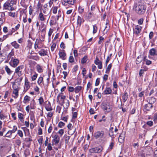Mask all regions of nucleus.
I'll return each instance as SVG.
<instances>
[{"label": "nucleus", "instance_id": "1", "mask_svg": "<svg viewBox=\"0 0 157 157\" xmlns=\"http://www.w3.org/2000/svg\"><path fill=\"white\" fill-rule=\"evenodd\" d=\"M133 9L137 14L143 15L146 11V7L142 3H138L134 6Z\"/></svg>", "mask_w": 157, "mask_h": 157}, {"label": "nucleus", "instance_id": "2", "mask_svg": "<svg viewBox=\"0 0 157 157\" xmlns=\"http://www.w3.org/2000/svg\"><path fill=\"white\" fill-rule=\"evenodd\" d=\"M15 4L13 0L7 1L4 4L3 9L10 11L14 10L16 8L13 7V6L14 4Z\"/></svg>", "mask_w": 157, "mask_h": 157}, {"label": "nucleus", "instance_id": "3", "mask_svg": "<svg viewBox=\"0 0 157 157\" xmlns=\"http://www.w3.org/2000/svg\"><path fill=\"white\" fill-rule=\"evenodd\" d=\"M24 67L23 65H20L17 67L15 70L14 73L19 76H21L23 74V69Z\"/></svg>", "mask_w": 157, "mask_h": 157}, {"label": "nucleus", "instance_id": "4", "mask_svg": "<svg viewBox=\"0 0 157 157\" xmlns=\"http://www.w3.org/2000/svg\"><path fill=\"white\" fill-rule=\"evenodd\" d=\"M102 150V147L101 146H100L92 148L90 149L89 151L91 153H98L101 152Z\"/></svg>", "mask_w": 157, "mask_h": 157}, {"label": "nucleus", "instance_id": "5", "mask_svg": "<svg viewBox=\"0 0 157 157\" xmlns=\"http://www.w3.org/2000/svg\"><path fill=\"white\" fill-rule=\"evenodd\" d=\"M76 0H63L62 4L64 6H67L68 4L73 5Z\"/></svg>", "mask_w": 157, "mask_h": 157}, {"label": "nucleus", "instance_id": "6", "mask_svg": "<svg viewBox=\"0 0 157 157\" xmlns=\"http://www.w3.org/2000/svg\"><path fill=\"white\" fill-rule=\"evenodd\" d=\"M101 106L102 109L106 112H109L111 110V109L109 107V105L105 102L102 103Z\"/></svg>", "mask_w": 157, "mask_h": 157}, {"label": "nucleus", "instance_id": "7", "mask_svg": "<svg viewBox=\"0 0 157 157\" xmlns=\"http://www.w3.org/2000/svg\"><path fill=\"white\" fill-rule=\"evenodd\" d=\"M104 135V132L103 131H98L94 133V137L97 139L99 138H102Z\"/></svg>", "mask_w": 157, "mask_h": 157}, {"label": "nucleus", "instance_id": "8", "mask_svg": "<svg viewBox=\"0 0 157 157\" xmlns=\"http://www.w3.org/2000/svg\"><path fill=\"white\" fill-rule=\"evenodd\" d=\"M142 27L140 25H137L135 26L133 29L134 33L137 35L140 33Z\"/></svg>", "mask_w": 157, "mask_h": 157}, {"label": "nucleus", "instance_id": "9", "mask_svg": "<svg viewBox=\"0 0 157 157\" xmlns=\"http://www.w3.org/2000/svg\"><path fill=\"white\" fill-rule=\"evenodd\" d=\"M95 63L98 65V68L99 69L102 68V63L101 61H100L98 58H96L94 61Z\"/></svg>", "mask_w": 157, "mask_h": 157}, {"label": "nucleus", "instance_id": "10", "mask_svg": "<svg viewBox=\"0 0 157 157\" xmlns=\"http://www.w3.org/2000/svg\"><path fill=\"white\" fill-rule=\"evenodd\" d=\"M38 53L41 56H44L47 55L48 50L47 49H41L39 51Z\"/></svg>", "mask_w": 157, "mask_h": 157}, {"label": "nucleus", "instance_id": "11", "mask_svg": "<svg viewBox=\"0 0 157 157\" xmlns=\"http://www.w3.org/2000/svg\"><path fill=\"white\" fill-rule=\"evenodd\" d=\"M32 54H34V53H32V52L27 57L29 59H32L34 60H37L39 59V57L37 56L33 55Z\"/></svg>", "mask_w": 157, "mask_h": 157}, {"label": "nucleus", "instance_id": "12", "mask_svg": "<svg viewBox=\"0 0 157 157\" xmlns=\"http://www.w3.org/2000/svg\"><path fill=\"white\" fill-rule=\"evenodd\" d=\"M60 98V99H61L63 100L62 101L63 103H64V101L63 100L65 99L66 98V96L65 95H63V93L62 92L59 93L58 95L57 96V101H59V98Z\"/></svg>", "mask_w": 157, "mask_h": 157}, {"label": "nucleus", "instance_id": "13", "mask_svg": "<svg viewBox=\"0 0 157 157\" xmlns=\"http://www.w3.org/2000/svg\"><path fill=\"white\" fill-rule=\"evenodd\" d=\"M45 16L41 12H40L38 16L39 20L41 21H45L46 19Z\"/></svg>", "mask_w": 157, "mask_h": 157}, {"label": "nucleus", "instance_id": "14", "mask_svg": "<svg viewBox=\"0 0 157 157\" xmlns=\"http://www.w3.org/2000/svg\"><path fill=\"white\" fill-rule=\"evenodd\" d=\"M105 94L106 95L110 94H112V90L109 87H106L104 91Z\"/></svg>", "mask_w": 157, "mask_h": 157}, {"label": "nucleus", "instance_id": "15", "mask_svg": "<svg viewBox=\"0 0 157 157\" xmlns=\"http://www.w3.org/2000/svg\"><path fill=\"white\" fill-rule=\"evenodd\" d=\"M19 60L17 59H14L12 61V66L13 67H16L19 63Z\"/></svg>", "mask_w": 157, "mask_h": 157}, {"label": "nucleus", "instance_id": "16", "mask_svg": "<svg viewBox=\"0 0 157 157\" xmlns=\"http://www.w3.org/2000/svg\"><path fill=\"white\" fill-rule=\"evenodd\" d=\"M11 44L15 49H18L20 48V45L16 41H14L11 43Z\"/></svg>", "mask_w": 157, "mask_h": 157}, {"label": "nucleus", "instance_id": "17", "mask_svg": "<svg viewBox=\"0 0 157 157\" xmlns=\"http://www.w3.org/2000/svg\"><path fill=\"white\" fill-rule=\"evenodd\" d=\"M53 141L54 142L55 144H57L59 141V137L57 135H56L53 137Z\"/></svg>", "mask_w": 157, "mask_h": 157}, {"label": "nucleus", "instance_id": "18", "mask_svg": "<svg viewBox=\"0 0 157 157\" xmlns=\"http://www.w3.org/2000/svg\"><path fill=\"white\" fill-rule=\"evenodd\" d=\"M148 104H151L154 103L155 101V98L151 97L148 98L147 100Z\"/></svg>", "mask_w": 157, "mask_h": 157}, {"label": "nucleus", "instance_id": "19", "mask_svg": "<svg viewBox=\"0 0 157 157\" xmlns=\"http://www.w3.org/2000/svg\"><path fill=\"white\" fill-rule=\"evenodd\" d=\"M123 101L125 102L127 100L128 98V95L127 92H125L122 96Z\"/></svg>", "mask_w": 157, "mask_h": 157}, {"label": "nucleus", "instance_id": "20", "mask_svg": "<svg viewBox=\"0 0 157 157\" xmlns=\"http://www.w3.org/2000/svg\"><path fill=\"white\" fill-rule=\"evenodd\" d=\"M149 54L151 56L157 55L156 50L154 48H152L149 50Z\"/></svg>", "mask_w": 157, "mask_h": 157}, {"label": "nucleus", "instance_id": "21", "mask_svg": "<svg viewBox=\"0 0 157 157\" xmlns=\"http://www.w3.org/2000/svg\"><path fill=\"white\" fill-rule=\"evenodd\" d=\"M59 57L63 59H65L64 57L66 56V54L64 50H63L61 52H59Z\"/></svg>", "mask_w": 157, "mask_h": 157}, {"label": "nucleus", "instance_id": "22", "mask_svg": "<svg viewBox=\"0 0 157 157\" xmlns=\"http://www.w3.org/2000/svg\"><path fill=\"white\" fill-rule=\"evenodd\" d=\"M152 107V105L151 104H147L144 105V109L146 110L149 111Z\"/></svg>", "mask_w": 157, "mask_h": 157}, {"label": "nucleus", "instance_id": "23", "mask_svg": "<svg viewBox=\"0 0 157 157\" xmlns=\"http://www.w3.org/2000/svg\"><path fill=\"white\" fill-rule=\"evenodd\" d=\"M30 87L29 85V82L28 79H25V88L26 90H28Z\"/></svg>", "mask_w": 157, "mask_h": 157}, {"label": "nucleus", "instance_id": "24", "mask_svg": "<svg viewBox=\"0 0 157 157\" xmlns=\"http://www.w3.org/2000/svg\"><path fill=\"white\" fill-rule=\"evenodd\" d=\"M33 73L34 74L31 77V79L32 81H34L36 80L38 76V74L35 72H31V75H32Z\"/></svg>", "mask_w": 157, "mask_h": 157}, {"label": "nucleus", "instance_id": "25", "mask_svg": "<svg viewBox=\"0 0 157 157\" xmlns=\"http://www.w3.org/2000/svg\"><path fill=\"white\" fill-rule=\"evenodd\" d=\"M45 108L47 111H50L52 110V109L51 105V104L49 102L48 103L46 104L45 105Z\"/></svg>", "mask_w": 157, "mask_h": 157}, {"label": "nucleus", "instance_id": "26", "mask_svg": "<svg viewBox=\"0 0 157 157\" xmlns=\"http://www.w3.org/2000/svg\"><path fill=\"white\" fill-rule=\"evenodd\" d=\"M141 69L140 70L139 72V75L141 77L143 76V74L144 71H147L148 70V68H146L145 69H143V66H142L141 67Z\"/></svg>", "mask_w": 157, "mask_h": 157}, {"label": "nucleus", "instance_id": "27", "mask_svg": "<svg viewBox=\"0 0 157 157\" xmlns=\"http://www.w3.org/2000/svg\"><path fill=\"white\" fill-rule=\"evenodd\" d=\"M32 140L29 138H26L25 139V143L27 144V147H29L30 145V142L32 141Z\"/></svg>", "mask_w": 157, "mask_h": 157}, {"label": "nucleus", "instance_id": "28", "mask_svg": "<svg viewBox=\"0 0 157 157\" xmlns=\"http://www.w3.org/2000/svg\"><path fill=\"white\" fill-rule=\"evenodd\" d=\"M144 60V59L142 58L141 56H138L136 60V63L137 64H139L143 60Z\"/></svg>", "mask_w": 157, "mask_h": 157}, {"label": "nucleus", "instance_id": "29", "mask_svg": "<svg viewBox=\"0 0 157 157\" xmlns=\"http://www.w3.org/2000/svg\"><path fill=\"white\" fill-rule=\"evenodd\" d=\"M36 69L37 71L39 73H42L43 71V69L42 68V66L39 64L36 65Z\"/></svg>", "mask_w": 157, "mask_h": 157}, {"label": "nucleus", "instance_id": "30", "mask_svg": "<svg viewBox=\"0 0 157 157\" xmlns=\"http://www.w3.org/2000/svg\"><path fill=\"white\" fill-rule=\"evenodd\" d=\"M114 145V141L113 140V139H112V141L110 143V145H109L108 150L111 151L112 150L113 147Z\"/></svg>", "mask_w": 157, "mask_h": 157}, {"label": "nucleus", "instance_id": "31", "mask_svg": "<svg viewBox=\"0 0 157 157\" xmlns=\"http://www.w3.org/2000/svg\"><path fill=\"white\" fill-rule=\"evenodd\" d=\"M58 8L59 6H54L52 7L51 10L52 11L53 13L55 14L57 13Z\"/></svg>", "mask_w": 157, "mask_h": 157}, {"label": "nucleus", "instance_id": "32", "mask_svg": "<svg viewBox=\"0 0 157 157\" xmlns=\"http://www.w3.org/2000/svg\"><path fill=\"white\" fill-rule=\"evenodd\" d=\"M82 21H83V20L82 19L80 16H78L77 21L78 25L80 26Z\"/></svg>", "mask_w": 157, "mask_h": 157}, {"label": "nucleus", "instance_id": "33", "mask_svg": "<svg viewBox=\"0 0 157 157\" xmlns=\"http://www.w3.org/2000/svg\"><path fill=\"white\" fill-rule=\"evenodd\" d=\"M43 78L42 77H40L38 79L37 83L39 85H40L41 84H44Z\"/></svg>", "mask_w": 157, "mask_h": 157}, {"label": "nucleus", "instance_id": "34", "mask_svg": "<svg viewBox=\"0 0 157 157\" xmlns=\"http://www.w3.org/2000/svg\"><path fill=\"white\" fill-rule=\"evenodd\" d=\"M18 117L20 121L23 122L24 121L23 115L21 113H18Z\"/></svg>", "mask_w": 157, "mask_h": 157}, {"label": "nucleus", "instance_id": "35", "mask_svg": "<svg viewBox=\"0 0 157 157\" xmlns=\"http://www.w3.org/2000/svg\"><path fill=\"white\" fill-rule=\"evenodd\" d=\"M13 94L15 95L14 96L13 95V96L15 98H17L18 95V90L17 89H14L13 91Z\"/></svg>", "mask_w": 157, "mask_h": 157}, {"label": "nucleus", "instance_id": "36", "mask_svg": "<svg viewBox=\"0 0 157 157\" xmlns=\"http://www.w3.org/2000/svg\"><path fill=\"white\" fill-rule=\"evenodd\" d=\"M144 62H146V63L147 65H149L151 63V61L148 60L146 57H145L144 58Z\"/></svg>", "mask_w": 157, "mask_h": 157}, {"label": "nucleus", "instance_id": "37", "mask_svg": "<svg viewBox=\"0 0 157 157\" xmlns=\"http://www.w3.org/2000/svg\"><path fill=\"white\" fill-rule=\"evenodd\" d=\"M5 69L8 75H10L11 74L12 71H11L10 69L7 66H6Z\"/></svg>", "mask_w": 157, "mask_h": 157}, {"label": "nucleus", "instance_id": "38", "mask_svg": "<svg viewBox=\"0 0 157 157\" xmlns=\"http://www.w3.org/2000/svg\"><path fill=\"white\" fill-rule=\"evenodd\" d=\"M112 65L111 63L109 64L108 65L107 68L106 69L105 73H109L110 70L112 67Z\"/></svg>", "mask_w": 157, "mask_h": 157}, {"label": "nucleus", "instance_id": "39", "mask_svg": "<svg viewBox=\"0 0 157 157\" xmlns=\"http://www.w3.org/2000/svg\"><path fill=\"white\" fill-rule=\"evenodd\" d=\"M87 60V56H85L81 59V63L82 64L86 62Z\"/></svg>", "mask_w": 157, "mask_h": 157}, {"label": "nucleus", "instance_id": "40", "mask_svg": "<svg viewBox=\"0 0 157 157\" xmlns=\"http://www.w3.org/2000/svg\"><path fill=\"white\" fill-rule=\"evenodd\" d=\"M82 88V86H80L76 87L75 88V93H78L81 90Z\"/></svg>", "mask_w": 157, "mask_h": 157}, {"label": "nucleus", "instance_id": "41", "mask_svg": "<svg viewBox=\"0 0 157 157\" xmlns=\"http://www.w3.org/2000/svg\"><path fill=\"white\" fill-rule=\"evenodd\" d=\"M98 29V27L96 25H93V34L96 33Z\"/></svg>", "mask_w": 157, "mask_h": 157}, {"label": "nucleus", "instance_id": "42", "mask_svg": "<svg viewBox=\"0 0 157 157\" xmlns=\"http://www.w3.org/2000/svg\"><path fill=\"white\" fill-rule=\"evenodd\" d=\"M84 10V8L81 6L79 7L78 8V11L79 13L81 14L83 12Z\"/></svg>", "mask_w": 157, "mask_h": 157}, {"label": "nucleus", "instance_id": "43", "mask_svg": "<svg viewBox=\"0 0 157 157\" xmlns=\"http://www.w3.org/2000/svg\"><path fill=\"white\" fill-rule=\"evenodd\" d=\"M39 103L40 105H42L44 102V100L42 97H40L39 99Z\"/></svg>", "mask_w": 157, "mask_h": 157}, {"label": "nucleus", "instance_id": "44", "mask_svg": "<svg viewBox=\"0 0 157 157\" xmlns=\"http://www.w3.org/2000/svg\"><path fill=\"white\" fill-rule=\"evenodd\" d=\"M15 143L18 146L21 145V141L20 139H17L15 140Z\"/></svg>", "mask_w": 157, "mask_h": 157}, {"label": "nucleus", "instance_id": "45", "mask_svg": "<svg viewBox=\"0 0 157 157\" xmlns=\"http://www.w3.org/2000/svg\"><path fill=\"white\" fill-rule=\"evenodd\" d=\"M30 97L27 96L26 95L24 98V101H25L24 102V103H26L27 102L29 101L30 100Z\"/></svg>", "mask_w": 157, "mask_h": 157}, {"label": "nucleus", "instance_id": "46", "mask_svg": "<svg viewBox=\"0 0 157 157\" xmlns=\"http://www.w3.org/2000/svg\"><path fill=\"white\" fill-rule=\"evenodd\" d=\"M65 123L63 122L60 121L59 122L58 124V126L60 128H62L65 125Z\"/></svg>", "mask_w": 157, "mask_h": 157}, {"label": "nucleus", "instance_id": "47", "mask_svg": "<svg viewBox=\"0 0 157 157\" xmlns=\"http://www.w3.org/2000/svg\"><path fill=\"white\" fill-rule=\"evenodd\" d=\"M99 40L98 41V43L99 44H100L103 42V40H104V38L101 36L99 37Z\"/></svg>", "mask_w": 157, "mask_h": 157}, {"label": "nucleus", "instance_id": "48", "mask_svg": "<svg viewBox=\"0 0 157 157\" xmlns=\"http://www.w3.org/2000/svg\"><path fill=\"white\" fill-rule=\"evenodd\" d=\"M17 134L21 138L23 137V135L22 131L20 130H18L17 131Z\"/></svg>", "mask_w": 157, "mask_h": 157}, {"label": "nucleus", "instance_id": "49", "mask_svg": "<svg viewBox=\"0 0 157 157\" xmlns=\"http://www.w3.org/2000/svg\"><path fill=\"white\" fill-rule=\"evenodd\" d=\"M69 61L71 63H72L74 61V59L73 56H70L69 59Z\"/></svg>", "mask_w": 157, "mask_h": 157}, {"label": "nucleus", "instance_id": "50", "mask_svg": "<svg viewBox=\"0 0 157 157\" xmlns=\"http://www.w3.org/2000/svg\"><path fill=\"white\" fill-rule=\"evenodd\" d=\"M146 124L149 126H151L153 125V123L152 121H149L147 122Z\"/></svg>", "mask_w": 157, "mask_h": 157}, {"label": "nucleus", "instance_id": "51", "mask_svg": "<svg viewBox=\"0 0 157 157\" xmlns=\"http://www.w3.org/2000/svg\"><path fill=\"white\" fill-rule=\"evenodd\" d=\"M111 55H112V54H111L109 56H108L107 57V58L106 59V62H105V64H106V66L107 65L108 63L109 62V61L111 59Z\"/></svg>", "mask_w": 157, "mask_h": 157}, {"label": "nucleus", "instance_id": "52", "mask_svg": "<svg viewBox=\"0 0 157 157\" xmlns=\"http://www.w3.org/2000/svg\"><path fill=\"white\" fill-rule=\"evenodd\" d=\"M113 129V127H112L110 128V130L109 131V136H111L112 137V138H113V134H111L110 132H112V130Z\"/></svg>", "mask_w": 157, "mask_h": 157}, {"label": "nucleus", "instance_id": "53", "mask_svg": "<svg viewBox=\"0 0 157 157\" xmlns=\"http://www.w3.org/2000/svg\"><path fill=\"white\" fill-rule=\"evenodd\" d=\"M53 129V127L52 124H50V126L48 129V133H50L51 132Z\"/></svg>", "mask_w": 157, "mask_h": 157}, {"label": "nucleus", "instance_id": "54", "mask_svg": "<svg viewBox=\"0 0 157 157\" xmlns=\"http://www.w3.org/2000/svg\"><path fill=\"white\" fill-rule=\"evenodd\" d=\"M6 117V116H5L2 114L0 113V119L2 120H4Z\"/></svg>", "mask_w": 157, "mask_h": 157}, {"label": "nucleus", "instance_id": "55", "mask_svg": "<svg viewBox=\"0 0 157 157\" xmlns=\"http://www.w3.org/2000/svg\"><path fill=\"white\" fill-rule=\"evenodd\" d=\"M56 46V44H53L51 47V48L52 51H53L54 50V49L55 48Z\"/></svg>", "mask_w": 157, "mask_h": 157}, {"label": "nucleus", "instance_id": "56", "mask_svg": "<svg viewBox=\"0 0 157 157\" xmlns=\"http://www.w3.org/2000/svg\"><path fill=\"white\" fill-rule=\"evenodd\" d=\"M15 15V13L10 12L9 13V15L10 16L14 17Z\"/></svg>", "mask_w": 157, "mask_h": 157}, {"label": "nucleus", "instance_id": "57", "mask_svg": "<svg viewBox=\"0 0 157 157\" xmlns=\"http://www.w3.org/2000/svg\"><path fill=\"white\" fill-rule=\"evenodd\" d=\"M42 6V5L41 4V3L40 1H39L37 4V8L38 9H39L41 8Z\"/></svg>", "mask_w": 157, "mask_h": 157}, {"label": "nucleus", "instance_id": "58", "mask_svg": "<svg viewBox=\"0 0 157 157\" xmlns=\"http://www.w3.org/2000/svg\"><path fill=\"white\" fill-rule=\"evenodd\" d=\"M33 8L32 7L30 6L29 7V14L30 15H31L33 12Z\"/></svg>", "mask_w": 157, "mask_h": 157}, {"label": "nucleus", "instance_id": "59", "mask_svg": "<svg viewBox=\"0 0 157 157\" xmlns=\"http://www.w3.org/2000/svg\"><path fill=\"white\" fill-rule=\"evenodd\" d=\"M100 83V79L99 78H97L96 79V82L95 83V86H98L99 84Z\"/></svg>", "mask_w": 157, "mask_h": 157}, {"label": "nucleus", "instance_id": "60", "mask_svg": "<svg viewBox=\"0 0 157 157\" xmlns=\"http://www.w3.org/2000/svg\"><path fill=\"white\" fill-rule=\"evenodd\" d=\"M93 15V13L90 12L87 15V17L88 19H90Z\"/></svg>", "mask_w": 157, "mask_h": 157}, {"label": "nucleus", "instance_id": "61", "mask_svg": "<svg viewBox=\"0 0 157 157\" xmlns=\"http://www.w3.org/2000/svg\"><path fill=\"white\" fill-rule=\"evenodd\" d=\"M48 150L49 151L52 150V147L51 146V144L49 143L48 144V146L47 147Z\"/></svg>", "mask_w": 157, "mask_h": 157}, {"label": "nucleus", "instance_id": "62", "mask_svg": "<svg viewBox=\"0 0 157 157\" xmlns=\"http://www.w3.org/2000/svg\"><path fill=\"white\" fill-rule=\"evenodd\" d=\"M58 133L62 136L64 133V130L63 129H60L58 131Z\"/></svg>", "mask_w": 157, "mask_h": 157}, {"label": "nucleus", "instance_id": "63", "mask_svg": "<svg viewBox=\"0 0 157 157\" xmlns=\"http://www.w3.org/2000/svg\"><path fill=\"white\" fill-rule=\"evenodd\" d=\"M92 72H94V71H95L96 70V66L94 65L93 64L92 66Z\"/></svg>", "mask_w": 157, "mask_h": 157}, {"label": "nucleus", "instance_id": "64", "mask_svg": "<svg viewBox=\"0 0 157 157\" xmlns=\"http://www.w3.org/2000/svg\"><path fill=\"white\" fill-rule=\"evenodd\" d=\"M153 120L154 121H157V113L154 114Z\"/></svg>", "mask_w": 157, "mask_h": 157}]
</instances>
